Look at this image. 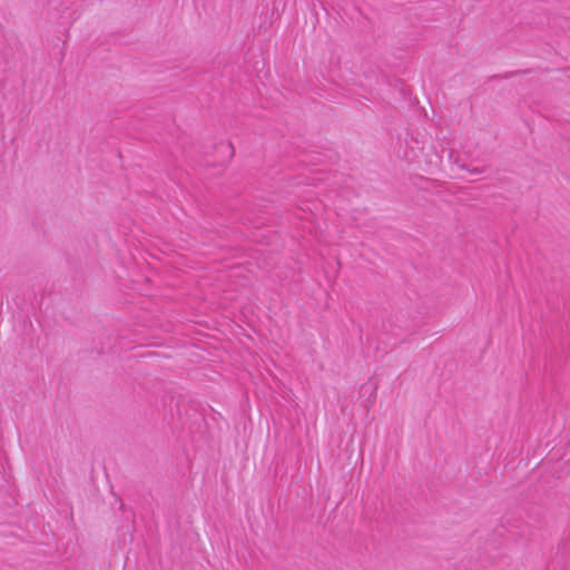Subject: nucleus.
<instances>
[{
  "label": "nucleus",
  "instance_id": "1",
  "mask_svg": "<svg viewBox=\"0 0 570 570\" xmlns=\"http://www.w3.org/2000/svg\"><path fill=\"white\" fill-rule=\"evenodd\" d=\"M468 171H469L470 174H479V173H480V171H479V170H476V169H473V170L469 169Z\"/></svg>",
  "mask_w": 570,
  "mask_h": 570
}]
</instances>
